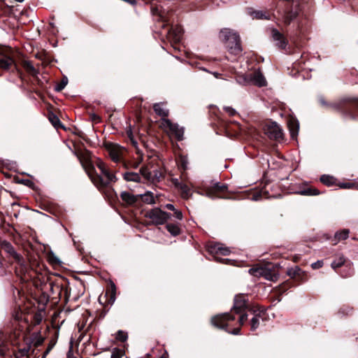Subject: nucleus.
<instances>
[{
	"label": "nucleus",
	"mask_w": 358,
	"mask_h": 358,
	"mask_svg": "<svg viewBox=\"0 0 358 358\" xmlns=\"http://www.w3.org/2000/svg\"><path fill=\"white\" fill-rule=\"evenodd\" d=\"M219 38L227 43L230 53L236 55L242 52L240 36L234 30L227 28L222 29L219 33Z\"/></svg>",
	"instance_id": "obj_1"
},
{
	"label": "nucleus",
	"mask_w": 358,
	"mask_h": 358,
	"mask_svg": "<svg viewBox=\"0 0 358 358\" xmlns=\"http://www.w3.org/2000/svg\"><path fill=\"white\" fill-rule=\"evenodd\" d=\"M97 167L101 171V176H97L96 177H92L90 173L89 176L92 179V181L98 187H106L110 182L116 181L117 178L115 176L110 173L108 169L106 164L102 161L97 162Z\"/></svg>",
	"instance_id": "obj_2"
},
{
	"label": "nucleus",
	"mask_w": 358,
	"mask_h": 358,
	"mask_svg": "<svg viewBox=\"0 0 358 358\" xmlns=\"http://www.w3.org/2000/svg\"><path fill=\"white\" fill-rule=\"evenodd\" d=\"M234 320V316H232L229 313H223L215 315L213 317H212L211 323L213 326L219 329H224L231 334L238 335L240 334L241 331L240 328H236L232 331H229L227 328L229 326V322L233 321Z\"/></svg>",
	"instance_id": "obj_3"
},
{
	"label": "nucleus",
	"mask_w": 358,
	"mask_h": 358,
	"mask_svg": "<svg viewBox=\"0 0 358 358\" xmlns=\"http://www.w3.org/2000/svg\"><path fill=\"white\" fill-rule=\"evenodd\" d=\"M12 68L19 71L13 55L12 50L10 48H0V69L8 71Z\"/></svg>",
	"instance_id": "obj_4"
},
{
	"label": "nucleus",
	"mask_w": 358,
	"mask_h": 358,
	"mask_svg": "<svg viewBox=\"0 0 358 358\" xmlns=\"http://www.w3.org/2000/svg\"><path fill=\"white\" fill-rule=\"evenodd\" d=\"M145 217L150 219L153 224L162 225L171 217V214L159 208H155L148 211L145 213Z\"/></svg>",
	"instance_id": "obj_5"
},
{
	"label": "nucleus",
	"mask_w": 358,
	"mask_h": 358,
	"mask_svg": "<svg viewBox=\"0 0 358 358\" xmlns=\"http://www.w3.org/2000/svg\"><path fill=\"white\" fill-rule=\"evenodd\" d=\"M264 131L265 134L271 139H280L282 137V131L280 126L275 122H267Z\"/></svg>",
	"instance_id": "obj_6"
},
{
	"label": "nucleus",
	"mask_w": 358,
	"mask_h": 358,
	"mask_svg": "<svg viewBox=\"0 0 358 358\" xmlns=\"http://www.w3.org/2000/svg\"><path fill=\"white\" fill-rule=\"evenodd\" d=\"M162 124L164 128L169 129L171 134L174 135L178 141H182L183 139V127H180L177 123H173L169 119H163Z\"/></svg>",
	"instance_id": "obj_7"
},
{
	"label": "nucleus",
	"mask_w": 358,
	"mask_h": 358,
	"mask_svg": "<svg viewBox=\"0 0 358 358\" xmlns=\"http://www.w3.org/2000/svg\"><path fill=\"white\" fill-rule=\"evenodd\" d=\"M278 13L281 17L282 22L285 25H289L298 16L299 13V8L298 7H295L289 9L279 10Z\"/></svg>",
	"instance_id": "obj_8"
},
{
	"label": "nucleus",
	"mask_w": 358,
	"mask_h": 358,
	"mask_svg": "<svg viewBox=\"0 0 358 358\" xmlns=\"http://www.w3.org/2000/svg\"><path fill=\"white\" fill-rule=\"evenodd\" d=\"M1 248L6 252L10 255L20 266L26 268L27 264L24 259L15 251L13 246L9 242L6 241H3L1 243Z\"/></svg>",
	"instance_id": "obj_9"
},
{
	"label": "nucleus",
	"mask_w": 358,
	"mask_h": 358,
	"mask_svg": "<svg viewBox=\"0 0 358 358\" xmlns=\"http://www.w3.org/2000/svg\"><path fill=\"white\" fill-rule=\"evenodd\" d=\"M250 311L253 315L250 319V330L254 331L259 327L260 322L264 320L266 313L264 310L261 308H252Z\"/></svg>",
	"instance_id": "obj_10"
},
{
	"label": "nucleus",
	"mask_w": 358,
	"mask_h": 358,
	"mask_svg": "<svg viewBox=\"0 0 358 358\" xmlns=\"http://www.w3.org/2000/svg\"><path fill=\"white\" fill-rule=\"evenodd\" d=\"M271 36L275 43V45L281 49H285L287 45V40L284 35L276 29H272Z\"/></svg>",
	"instance_id": "obj_11"
},
{
	"label": "nucleus",
	"mask_w": 358,
	"mask_h": 358,
	"mask_svg": "<svg viewBox=\"0 0 358 358\" xmlns=\"http://www.w3.org/2000/svg\"><path fill=\"white\" fill-rule=\"evenodd\" d=\"M247 308L246 296L243 294L236 295L234 298L233 309L236 313H241Z\"/></svg>",
	"instance_id": "obj_12"
},
{
	"label": "nucleus",
	"mask_w": 358,
	"mask_h": 358,
	"mask_svg": "<svg viewBox=\"0 0 358 358\" xmlns=\"http://www.w3.org/2000/svg\"><path fill=\"white\" fill-rule=\"evenodd\" d=\"M122 200L127 205H133L136 203L138 199V194H133L127 191H123L120 193Z\"/></svg>",
	"instance_id": "obj_13"
},
{
	"label": "nucleus",
	"mask_w": 358,
	"mask_h": 358,
	"mask_svg": "<svg viewBox=\"0 0 358 358\" xmlns=\"http://www.w3.org/2000/svg\"><path fill=\"white\" fill-rule=\"evenodd\" d=\"M108 150L111 159L115 162H119L121 157V149L115 145H110Z\"/></svg>",
	"instance_id": "obj_14"
},
{
	"label": "nucleus",
	"mask_w": 358,
	"mask_h": 358,
	"mask_svg": "<svg viewBox=\"0 0 358 358\" xmlns=\"http://www.w3.org/2000/svg\"><path fill=\"white\" fill-rule=\"evenodd\" d=\"M210 252L215 255H227L229 254L230 250L228 248L223 247L220 243H215L210 247Z\"/></svg>",
	"instance_id": "obj_15"
},
{
	"label": "nucleus",
	"mask_w": 358,
	"mask_h": 358,
	"mask_svg": "<svg viewBox=\"0 0 358 358\" xmlns=\"http://www.w3.org/2000/svg\"><path fill=\"white\" fill-rule=\"evenodd\" d=\"M288 127L292 138L296 137L299 129V122L297 120L292 118L288 121Z\"/></svg>",
	"instance_id": "obj_16"
},
{
	"label": "nucleus",
	"mask_w": 358,
	"mask_h": 358,
	"mask_svg": "<svg viewBox=\"0 0 358 358\" xmlns=\"http://www.w3.org/2000/svg\"><path fill=\"white\" fill-rule=\"evenodd\" d=\"M153 109L156 114L163 117L162 120L165 119L164 117H167L169 115V110L166 108L162 103L154 104Z\"/></svg>",
	"instance_id": "obj_17"
},
{
	"label": "nucleus",
	"mask_w": 358,
	"mask_h": 358,
	"mask_svg": "<svg viewBox=\"0 0 358 358\" xmlns=\"http://www.w3.org/2000/svg\"><path fill=\"white\" fill-rule=\"evenodd\" d=\"M1 335V344H0V355L1 356H7L8 355L9 352V346L7 343L6 336L3 332L0 331Z\"/></svg>",
	"instance_id": "obj_18"
},
{
	"label": "nucleus",
	"mask_w": 358,
	"mask_h": 358,
	"mask_svg": "<svg viewBox=\"0 0 358 358\" xmlns=\"http://www.w3.org/2000/svg\"><path fill=\"white\" fill-rule=\"evenodd\" d=\"M138 196L139 199L141 198L145 203L155 204L156 203L154 194L150 191H147L144 194H139Z\"/></svg>",
	"instance_id": "obj_19"
},
{
	"label": "nucleus",
	"mask_w": 358,
	"mask_h": 358,
	"mask_svg": "<svg viewBox=\"0 0 358 358\" xmlns=\"http://www.w3.org/2000/svg\"><path fill=\"white\" fill-rule=\"evenodd\" d=\"M123 178L127 181L139 182L141 176L139 173L135 172H126L123 174Z\"/></svg>",
	"instance_id": "obj_20"
},
{
	"label": "nucleus",
	"mask_w": 358,
	"mask_h": 358,
	"mask_svg": "<svg viewBox=\"0 0 358 358\" xmlns=\"http://www.w3.org/2000/svg\"><path fill=\"white\" fill-rule=\"evenodd\" d=\"M31 349V345L29 344L23 348H20L15 354L16 358H29V352Z\"/></svg>",
	"instance_id": "obj_21"
},
{
	"label": "nucleus",
	"mask_w": 358,
	"mask_h": 358,
	"mask_svg": "<svg viewBox=\"0 0 358 358\" xmlns=\"http://www.w3.org/2000/svg\"><path fill=\"white\" fill-rule=\"evenodd\" d=\"M106 294L109 295L108 301V303H110V305L113 304L116 299V286L114 282H110V290L107 291Z\"/></svg>",
	"instance_id": "obj_22"
},
{
	"label": "nucleus",
	"mask_w": 358,
	"mask_h": 358,
	"mask_svg": "<svg viewBox=\"0 0 358 358\" xmlns=\"http://www.w3.org/2000/svg\"><path fill=\"white\" fill-rule=\"evenodd\" d=\"M152 14L153 15H156L157 17L158 20H160L164 23L162 26V28H165V27L168 25V24H165L166 22H168L169 20H167L164 13L159 10L158 8H153Z\"/></svg>",
	"instance_id": "obj_23"
},
{
	"label": "nucleus",
	"mask_w": 358,
	"mask_h": 358,
	"mask_svg": "<svg viewBox=\"0 0 358 358\" xmlns=\"http://www.w3.org/2000/svg\"><path fill=\"white\" fill-rule=\"evenodd\" d=\"M253 82L258 86L262 87L266 85V81L264 76L260 73H255L252 77Z\"/></svg>",
	"instance_id": "obj_24"
},
{
	"label": "nucleus",
	"mask_w": 358,
	"mask_h": 358,
	"mask_svg": "<svg viewBox=\"0 0 358 358\" xmlns=\"http://www.w3.org/2000/svg\"><path fill=\"white\" fill-rule=\"evenodd\" d=\"M349 233L350 231L348 229H343L342 231L336 232L334 236V238L336 240L334 244H336L340 241L347 239L348 238Z\"/></svg>",
	"instance_id": "obj_25"
},
{
	"label": "nucleus",
	"mask_w": 358,
	"mask_h": 358,
	"mask_svg": "<svg viewBox=\"0 0 358 358\" xmlns=\"http://www.w3.org/2000/svg\"><path fill=\"white\" fill-rule=\"evenodd\" d=\"M303 273L299 266L289 268L287 272V275L291 278L301 277Z\"/></svg>",
	"instance_id": "obj_26"
},
{
	"label": "nucleus",
	"mask_w": 358,
	"mask_h": 358,
	"mask_svg": "<svg viewBox=\"0 0 358 358\" xmlns=\"http://www.w3.org/2000/svg\"><path fill=\"white\" fill-rule=\"evenodd\" d=\"M264 269L265 267L263 266H255L250 268L248 272L255 277H262Z\"/></svg>",
	"instance_id": "obj_27"
},
{
	"label": "nucleus",
	"mask_w": 358,
	"mask_h": 358,
	"mask_svg": "<svg viewBox=\"0 0 358 358\" xmlns=\"http://www.w3.org/2000/svg\"><path fill=\"white\" fill-rule=\"evenodd\" d=\"M166 229L173 236H176L180 233V229L178 224H167Z\"/></svg>",
	"instance_id": "obj_28"
},
{
	"label": "nucleus",
	"mask_w": 358,
	"mask_h": 358,
	"mask_svg": "<svg viewBox=\"0 0 358 358\" xmlns=\"http://www.w3.org/2000/svg\"><path fill=\"white\" fill-rule=\"evenodd\" d=\"M264 278L270 281H275L277 279V275L273 273L271 269L265 267L264 271L263 276Z\"/></svg>",
	"instance_id": "obj_29"
},
{
	"label": "nucleus",
	"mask_w": 358,
	"mask_h": 358,
	"mask_svg": "<svg viewBox=\"0 0 358 358\" xmlns=\"http://www.w3.org/2000/svg\"><path fill=\"white\" fill-rule=\"evenodd\" d=\"M140 173L147 181L150 182L152 178V172L149 170L148 166H142L140 169Z\"/></svg>",
	"instance_id": "obj_30"
},
{
	"label": "nucleus",
	"mask_w": 358,
	"mask_h": 358,
	"mask_svg": "<svg viewBox=\"0 0 358 358\" xmlns=\"http://www.w3.org/2000/svg\"><path fill=\"white\" fill-rule=\"evenodd\" d=\"M181 191V196L183 199H188L190 196V189L187 185L182 183L178 188Z\"/></svg>",
	"instance_id": "obj_31"
},
{
	"label": "nucleus",
	"mask_w": 358,
	"mask_h": 358,
	"mask_svg": "<svg viewBox=\"0 0 358 358\" xmlns=\"http://www.w3.org/2000/svg\"><path fill=\"white\" fill-rule=\"evenodd\" d=\"M49 120L52 123V124L54 126V127L56 129L63 127L59 119L55 114H51L49 116Z\"/></svg>",
	"instance_id": "obj_32"
},
{
	"label": "nucleus",
	"mask_w": 358,
	"mask_h": 358,
	"mask_svg": "<svg viewBox=\"0 0 358 358\" xmlns=\"http://www.w3.org/2000/svg\"><path fill=\"white\" fill-rule=\"evenodd\" d=\"M345 259L343 256H340L338 259L331 262V268L336 270L337 268L341 267L344 264Z\"/></svg>",
	"instance_id": "obj_33"
},
{
	"label": "nucleus",
	"mask_w": 358,
	"mask_h": 358,
	"mask_svg": "<svg viewBox=\"0 0 358 358\" xmlns=\"http://www.w3.org/2000/svg\"><path fill=\"white\" fill-rule=\"evenodd\" d=\"M320 180L322 183H324L328 186L332 185L335 182L334 178L332 176H330L329 175L322 176L320 178Z\"/></svg>",
	"instance_id": "obj_34"
},
{
	"label": "nucleus",
	"mask_w": 358,
	"mask_h": 358,
	"mask_svg": "<svg viewBox=\"0 0 358 358\" xmlns=\"http://www.w3.org/2000/svg\"><path fill=\"white\" fill-rule=\"evenodd\" d=\"M252 15L256 19H269V15L262 10H256L252 13Z\"/></svg>",
	"instance_id": "obj_35"
},
{
	"label": "nucleus",
	"mask_w": 358,
	"mask_h": 358,
	"mask_svg": "<svg viewBox=\"0 0 358 358\" xmlns=\"http://www.w3.org/2000/svg\"><path fill=\"white\" fill-rule=\"evenodd\" d=\"M162 176V173L159 170H155L153 173H152V178L150 182L155 183L159 181L160 178Z\"/></svg>",
	"instance_id": "obj_36"
},
{
	"label": "nucleus",
	"mask_w": 358,
	"mask_h": 358,
	"mask_svg": "<svg viewBox=\"0 0 358 358\" xmlns=\"http://www.w3.org/2000/svg\"><path fill=\"white\" fill-rule=\"evenodd\" d=\"M127 338H128L127 333L124 331H122V330H119L117 332L116 336H115V338L117 340L122 341V342L126 341Z\"/></svg>",
	"instance_id": "obj_37"
},
{
	"label": "nucleus",
	"mask_w": 358,
	"mask_h": 358,
	"mask_svg": "<svg viewBox=\"0 0 358 358\" xmlns=\"http://www.w3.org/2000/svg\"><path fill=\"white\" fill-rule=\"evenodd\" d=\"M303 195H317L319 192L315 189L308 188L301 192Z\"/></svg>",
	"instance_id": "obj_38"
},
{
	"label": "nucleus",
	"mask_w": 358,
	"mask_h": 358,
	"mask_svg": "<svg viewBox=\"0 0 358 358\" xmlns=\"http://www.w3.org/2000/svg\"><path fill=\"white\" fill-rule=\"evenodd\" d=\"M171 31L174 32V34H175V40L176 41H179L180 39V37H181V31H180V28H177L176 29H173V27H171V29H169L168 30V34H170Z\"/></svg>",
	"instance_id": "obj_39"
},
{
	"label": "nucleus",
	"mask_w": 358,
	"mask_h": 358,
	"mask_svg": "<svg viewBox=\"0 0 358 358\" xmlns=\"http://www.w3.org/2000/svg\"><path fill=\"white\" fill-rule=\"evenodd\" d=\"M23 66L26 69V70L28 71L29 72H31V73L35 72V68L31 64V63H30L29 62H28V61L24 62Z\"/></svg>",
	"instance_id": "obj_40"
},
{
	"label": "nucleus",
	"mask_w": 358,
	"mask_h": 358,
	"mask_svg": "<svg viewBox=\"0 0 358 358\" xmlns=\"http://www.w3.org/2000/svg\"><path fill=\"white\" fill-rule=\"evenodd\" d=\"M67 83H68L67 78H64L62 80L61 83H59V85H57L55 87V90L57 92L62 90L65 87V86L67 85Z\"/></svg>",
	"instance_id": "obj_41"
},
{
	"label": "nucleus",
	"mask_w": 358,
	"mask_h": 358,
	"mask_svg": "<svg viewBox=\"0 0 358 358\" xmlns=\"http://www.w3.org/2000/svg\"><path fill=\"white\" fill-rule=\"evenodd\" d=\"M214 189L216 192H224L227 189V186L225 185H220L219 182H217L214 185Z\"/></svg>",
	"instance_id": "obj_42"
},
{
	"label": "nucleus",
	"mask_w": 358,
	"mask_h": 358,
	"mask_svg": "<svg viewBox=\"0 0 358 358\" xmlns=\"http://www.w3.org/2000/svg\"><path fill=\"white\" fill-rule=\"evenodd\" d=\"M224 110L225 112H227L230 116H234L236 114V110L230 107V106H225L224 107Z\"/></svg>",
	"instance_id": "obj_43"
},
{
	"label": "nucleus",
	"mask_w": 358,
	"mask_h": 358,
	"mask_svg": "<svg viewBox=\"0 0 358 358\" xmlns=\"http://www.w3.org/2000/svg\"><path fill=\"white\" fill-rule=\"evenodd\" d=\"M215 260L218 262H221L222 264H230L232 260L231 259H229L228 258H220L218 257H215Z\"/></svg>",
	"instance_id": "obj_44"
},
{
	"label": "nucleus",
	"mask_w": 358,
	"mask_h": 358,
	"mask_svg": "<svg viewBox=\"0 0 358 358\" xmlns=\"http://www.w3.org/2000/svg\"><path fill=\"white\" fill-rule=\"evenodd\" d=\"M127 134L129 139L132 142L133 145L136 146L137 145V142L134 138V136H133V134H132L131 128H129V129H128L127 131Z\"/></svg>",
	"instance_id": "obj_45"
},
{
	"label": "nucleus",
	"mask_w": 358,
	"mask_h": 358,
	"mask_svg": "<svg viewBox=\"0 0 358 358\" xmlns=\"http://www.w3.org/2000/svg\"><path fill=\"white\" fill-rule=\"evenodd\" d=\"M323 266V262L322 260H318L316 262H314L311 264V267L313 269H317L321 268Z\"/></svg>",
	"instance_id": "obj_46"
},
{
	"label": "nucleus",
	"mask_w": 358,
	"mask_h": 358,
	"mask_svg": "<svg viewBox=\"0 0 358 358\" xmlns=\"http://www.w3.org/2000/svg\"><path fill=\"white\" fill-rule=\"evenodd\" d=\"M248 314H243L240 316L238 320V323L240 324V325L242 326L244 324L245 322L248 320Z\"/></svg>",
	"instance_id": "obj_47"
},
{
	"label": "nucleus",
	"mask_w": 358,
	"mask_h": 358,
	"mask_svg": "<svg viewBox=\"0 0 358 358\" xmlns=\"http://www.w3.org/2000/svg\"><path fill=\"white\" fill-rule=\"evenodd\" d=\"M174 214H175V217L177 219H178L180 220H181L182 219V212L180 210H176L174 211Z\"/></svg>",
	"instance_id": "obj_48"
},
{
	"label": "nucleus",
	"mask_w": 358,
	"mask_h": 358,
	"mask_svg": "<svg viewBox=\"0 0 358 358\" xmlns=\"http://www.w3.org/2000/svg\"><path fill=\"white\" fill-rule=\"evenodd\" d=\"M122 355L119 351H113L111 355V358H121Z\"/></svg>",
	"instance_id": "obj_49"
},
{
	"label": "nucleus",
	"mask_w": 358,
	"mask_h": 358,
	"mask_svg": "<svg viewBox=\"0 0 358 358\" xmlns=\"http://www.w3.org/2000/svg\"><path fill=\"white\" fill-rule=\"evenodd\" d=\"M172 182H173L174 186L177 188H178L180 187V185H181L182 183V182H180L178 178H173L172 180Z\"/></svg>",
	"instance_id": "obj_50"
},
{
	"label": "nucleus",
	"mask_w": 358,
	"mask_h": 358,
	"mask_svg": "<svg viewBox=\"0 0 358 358\" xmlns=\"http://www.w3.org/2000/svg\"><path fill=\"white\" fill-rule=\"evenodd\" d=\"M165 208H166L167 209H169L170 210H173V211H175L176 210L173 204H171V203L166 204Z\"/></svg>",
	"instance_id": "obj_51"
},
{
	"label": "nucleus",
	"mask_w": 358,
	"mask_h": 358,
	"mask_svg": "<svg viewBox=\"0 0 358 358\" xmlns=\"http://www.w3.org/2000/svg\"><path fill=\"white\" fill-rule=\"evenodd\" d=\"M261 198V194L257 193V194H255L252 196V200L254 201H258L259 199H260Z\"/></svg>",
	"instance_id": "obj_52"
},
{
	"label": "nucleus",
	"mask_w": 358,
	"mask_h": 358,
	"mask_svg": "<svg viewBox=\"0 0 358 358\" xmlns=\"http://www.w3.org/2000/svg\"><path fill=\"white\" fill-rule=\"evenodd\" d=\"M354 185L351 183H344L341 185L343 188H351Z\"/></svg>",
	"instance_id": "obj_53"
},
{
	"label": "nucleus",
	"mask_w": 358,
	"mask_h": 358,
	"mask_svg": "<svg viewBox=\"0 0 358 358\" xmlns=\"http://www.w3.org/2000/svg\"><path fill=\"white\" fill-rule=\"evenodd\" d=\"M320 102L321 103L322 105L323 106H329V104L324 100L323 98H320Z\"/></svg>",
	"instance_id": "obj_54"
},
{
	"label": "nucleus",
	"mask_w": 358,
	"mask_h": 358,
	"mask_svg": "<svg viewBox=\"0 0 358 358\" xmlns=\"http://www.w3.org/2000/svg\"><path fill=\"white\" fill-rule=\"evenodd\" d=\"M124 1H126V2L129 3L131 5H135L136 3V0H124Z\"/></svg>",
	"instance_id": "obj_55"
},
{
	"label": "nucleus",
	"mask_w": 358,
	"mask_h": 358,
	"mask_svg": "<svg viewBox=\"0 0 358 358\" xmlns=\"http://www.w3.org/2000/svg\"><path fill=\"white\" fill-rule=\"evenodd\" d=\"M213 73V75L216 78H220V74L219 73H217V72H213V73Z\"/></svg>",
	"instance_id": "obj_56"
},
{
	"label": "nucleus",
	"mask_w": 358,
	"mask_h": 358,
	"mask_svg": "<svg viewBox=\"0 0 358 358\" xmlns=\"http://www.w3.org/2000/svg\"><path fill=\"white\" fill-rule=\"evenodd\" d=\"M92 119H93L94 120H96V119H97V120H99V117L97 115H96L93 114V115H92Z\"/></svg>",
	"instance_id": "obj_57"
},
{
	"label": "nucleus",
	"mask_w": 358,
	"mask_h": 358,
	"mask_svg": "<svg viewBox=\"0 0 358 358\" xmlns=\"http://www.w3.org/2000/svg\"><path fill=\"white\" fill-rule=\"evenodd\" d=\"M160 358H167V356H166V355H162Z\"/></svg>",
	"instance_id": "obj_58"
},
{
	"label": "nucleus",
	"mask_w": 358,
	"mask_h": 358,
	"mask_svg": "<svg viewBox=\"0 0 358 358\" xmlns=\"http://www.w3.org/2000/svg\"><path fill=\"white\" fill-rule=\"evenodd\" d=\"M183 168L185 169H186V164L185 163H183Z\"/></svg>",
	"instance_id": "obj_59"
},
{
	"label": "nucleus",
	"mask_w": 358,
	"mask_h": 358,
	"mask_svg": "<svg viewBox=\"0 0 358 358\" xmlns=\"http://www.w3.org/2000/svg\"><path fill=\"white\" fill-rule=\"evenodd\" d=\"M17 2H22L24 0H15Z\"/></svg>",
	"instance_id": "obj_60"
}]
</instances>
